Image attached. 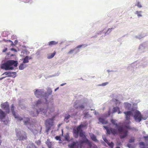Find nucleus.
<instances>
[{"mask_svg":"<svg viewBox=\"0 0 148 148\" xmlns=\"http://www.w3.org/2000/svg\"><path fill=\"white\" fill-rule=\"evenodd\" d=\"M107 144L109 146V148H113L114 145V144L112 141L110 142L109 141Z\"/></svg>","mask_w":148,"mask_h":148,"instance_id":"32","label":"nucleus"},{"mask_svg":"<svg viewBox=\"0 0 148 148\" xmlns=\"http://www.w3.org/2000/svg\"><path fill=\"white\" fill-rule=\"evenodd\" d=\"M116 120L112 119L110 120V122L112 125L115 126V129H116L118 131L120 132H123V128L122 126H120L119 124L116 123Z\"/></svg>","mask_w":148,"mask_h":148,"instance_id":"8","label":"nucleus"},{"mask_svg":"<svg viewBox=\"0 0 148 148\" xmlns=\"http://www.w3.org/2000/svg\"><path fill=\"white\" fill-rule=\"evenodd\" d=\"M75 49H73L71 50L68 53V54H70L72 53L73 52L75 51Z\"/></svg>","mask_w":148,"mask_h":148,"instance_id":"53","label":"nucleus"},{"mask_svg":"<svg viewBox=\"0 0 148 148\" xmlns=\"http://www.w3.org/2000/svg\"><path fill=\"white\" fill-rule=\"evenodd\" d=\"M130 120H126L125 121V125H130L131 123Z\"/></svg>","mask_w":148,"mask_h":148,"instance_id":"46","label":"nucleus"},{"mask_svg":"<svg viewBox=\"0 0 148 148\" xmlns=\"http://www.w3.org/2000/svg\"><path fill=\"white\" fill-rule=\"evenodd\" d=\"M46 144L47 145L49 148H52L51 143L50 141V140L49 139H48L47 140L46 142Z\"/></svg>","mask_w":148,"mask_h":148,"instance_id":"31","label":"nucleus"},{"mask_svg":"<svg viewBox=\"0 0 148 148\" xmlns=\"http://www.w3.org/2000/svg\"><path fill=\"white\" fill-rule=\"evenodd\" d=\"M103 127L106 130V131H107V129H108L109 128L107 126H103Z\"/></svg>","mask_w":148,"mask_h":148,"instance_id":"57","label":"nucleus"},{"mask_svg":"<svg viewBox=\"0 0 148 148\" xmlns=\"http://www.w3.org/2000/svg\"><path fill=\"white\" fill-rule=\"evenodd\" d=\"M115 102L116 105H117L118 103H119L120 102V101L117 99H115Z\"/></svg>","mask_w":148,"mask_h":148,"instance_id":"55","label":"nucleus"},{"mask_svg":"<svg viewBox=\"0 0 148 148\" xmlns=\"http://www.w3.org/2000/svg\"><path fill=\"white\" fill-rule=\"evenodd\" d=\"M11 51H14L15 52H17V51L16 49H15L13 48H11Z\"/></svg>","mask_w":148,"mask_h":148,"instance_id":"59","label":"nucleus"},{"mask_svg":"<svg viewBox=\"0 0 148 148\" xmlns=\"http://www.w3.org/2000/svg\"><path fill=\"white\" fill-rule=\"evenodd\" d=\"M142 118L143 119V120H145L147 119V118L146 117H143V116L142 115Z\"/></svg>","mask_w":148,"mask_h":148,"instance_id":"61","label":"nucleus"},{"mask_svg":"<svg viewBox=\"0 0 148 148\" xmlns=\"http://www.w3.org/2000/svg\"><path fill=\"white\" fill-rule=\"evenodd\" d=\"M54 118L49 119H47L45 123L46 127V131L48 132L49 131L51 127L53 125Z\"/></svg>","mask_w":148,"mask_h":148,"instance_id":"4","label":"nucleus"},{"mask_svg":"<svg viewBox=\"0 0 148 148\" xmlns=\"http://www.w3.org/2000/svg\"><path fill=\"white\" fill-rule=\"evenodd\" d=\"M115 129L116 130L114 129H113V130L111 132V134L114 135L116 134L117 133V132H118L117 130Z\"/></svg>","mask_w":148,"mask_h":148,"instance_id":"45","label":"nucleus"},{"mask_svg":"<svg viewBox=\"0 0 148 148\" xmlns=\"http://www.w3.org/2000/svg\"><path fill=\"white\" fill-rule=\"evenodd\" d=\"M131 127V126L130 125H125L124 127V128L126 129V131H127L128 132L130 130Z\"/></svg>","mask_w":148,"mask_h":148,"instance_id":"38","label":"nucleus"},{"mask_svg":"<svg viewBox=\"0 0 148 148\" xmlns=\"http://www.w3.org/2000/svg\"><path fill=\"white\" fill-rule=\"evenodd\" d=\"M70 115L69 114H68L67 115H66V116H65V119H64V120H67L68 119H69L70 118Z\"/></svg>","mask_w":148,"mask_h":148,"instance_id":"51","label":"nucleus"},{"mask_svg":"<svg viewBox=\"0 0 148 148\" xmlns=\"http://www.w3.org/2000/svg\"><path fill=\"white\" fill-rule=\"evenodd\" d=\"M75 145L74 143H72L69 145V147L70 148H75Z\"/></svg>","mask_w":148,"mask_h":148,"instance_id":"43","label":"nucleus"},{"mask_svg":"<svg viewBox=\"0 0 148 148\" xmlns=\"http://www.w3.org/2000/svg\"><path fill=\"white\" fill-rule=\"evenodd\" d=\"M12 74H14V75H15L16 74V73L14 72H6L4 73L3 74V75L5 74L6 75V76L5 77H11L12 76Z\"/></svg>","mask_w":148,"mask_h":148,"instance_id":"19","label":"nucleus"},{"mask_svg":"<svg viewBox=\"0 0 148 148\" xmlns=\"http://www.w3.org/2000/svg\"><path fill=\"white\" fill-rule=\"evenodd\" d=\"M29 58L28 56H26L23 59V63L25 64L28 62Z\"/></svg>","mask_w":148,"mask_h":148,"instance_id":"36","label":"nucleus"},{"mask_svg":"<svg viewBox=\"0 0 148 148\" xmlns=\"http://www.w3.org/2000/svg\"><path fill=\"white\" fill-rule=\"evenodd\" d=\"M135 138L133 136H132L129 139L128 141V143H134L135 141Z\"/></svg>","mask_w":148,"mask_h":148,"instance_id":"34","label":"nucleus"},{"mask_svg":"<svg viewBox=\"0 0 148 148\" xmlns=\"http://www.w3.org/2000/svg\"><path fill=\"white\" fill-rule=\"evenodd\" d=\"M7 49V48H5V49L3 50L2 51L3 52H5L6 51Z\"/></svg>","mask_w":148,"mask_h":148,"instance_id":"62","label":"nucleus"},{"mask_svg":"<svg viewBox=\"0 0 148 148\" xmlns=\"http://www.w3.org/2000/svg\"><path fill=\"white\" fill-rule=\"evenodd\" d=\"M91 117V116L88 114V112H84V118L85 117L86 118H90Z\"/></svg>","mask_w":148,"mask_h":148,"instance_id":"33","label":"nucleus"},{"mask_svg":"<svg viewBox=\"0 0 148 148\" xmlns=\"http://www.w3.org/2000/svg\"><path fill=\"white\" fill-rule=\"evenodd\" d=\"M90 137L91 139L93 141L95 142H98V140L97 138V137L94 134H92L90 135Z\"/></svg>","mask_w":148,"mask_h":148,"instance_id":"23","label":"nucleus"},{"mask_svg":"<svg viewBox=\"0 0 148 148\" xmlns=\"http://www.w3.org/2000/svg\"><path fill=\"white\" fill-rule=\"evenodd\" d=\"M30 119L28 117H24V121H23L24 124L25 125H27L29 123Z\"/></svg>","mask_w":148,"mask_h":148,"instance_id":"26","label":"nucleus"},{"mask_svg":"<svg viewBox=\"0 0 148 148\" xmlns=\"http://www.w3.org/2000/svg\"><path fill=\"white\" fill-rule=\"evenodd\" d=\"M108 84V82H106L102 83L101 84H99L98 85L99 86H105L107 85Z\"/></svg>","mask_w":148,"mask_h":148,"instance_id":"47","label":"nucleus"},{"mask_svg":"<svg viewBox=\"0 0 148 148\" xmlns=\"http://www.w3.org/2000/svg\"><path fill=\"white\" fill-rule=\"evenodd\" d=\"M27 148H37L34 143H32L29 144L27 147Z\"/></svg>","mask_w":148,"mask_h":148,"instance_id":"27","label":"nucleus"},{"mask_svg":"<svg viewBox=\"0 0 148 148\" xmlns=\"http://www.w3.org/2000/svg\"><path fill=\"white\" fill-rule=\"evenodd\" d=\"M114 29V28H111L108 29L107 32L105 33V35H104V36H105L107 35V34H108L109 33H110L111 32L112 30H113Z\"/></svg>","mask_w":148,"mask_h":148,"instance_id":"37","label":"nucleus"},{"mask_svg":"<svg viewBox=\"0 0 148 148\" xmlns=\"http://www.w3.org/2000/svg\"><path fill=\"white\" fill-rule=\"evenodd\" d=\"M125 108H127L128 110H130L131 108L132 105L127 102L124 103Z\"/></svg>","mask_w":148,"mask_h":148,"instance_id":"24","label":"nucleus"},{"mask_svg":"<svg viewBox=\"0 0 148 148\" xmlns=\"http://www.w3.org/2000/svg\"><path fill=\"white\" fill-rule=\"evenodd\" d=\"M87 125L88 123L84 121V129L86 128Z\"/></svg>","mask_w":148,"mask_h":148,"instance_id":"52","label":"nucleus"},{"mask_svg":"<svg viewBox=\"0 0 148 148\" xmlns=\"http://www.w3.org/2000/svg\"><path fill=\"white\" fill-rule=\"evenodd\" d=\"M41 103V100H38L37 101V103L36 104V106H37L39 105Z\"/></svg>","mask_w":148,"mask_h":148,"instance_id":"49","label":"nucleus"},{"mask_svg":"<svg viewBox=\"0 0 148 148\" xmlns=\"http://www.w3.org/2000/svg\"><path fill=\"white\" fill-rule=\"evenodd\" d=\"M113 130L112 128H109L108 129H107L106 134L107 135H110L111 134V132Z\"/></svg>","mask_w":148,"mask_h":148,"instance_id":"39","label":"nucleus"},{"mask_svg":"<svg viewBox=\"0 0 148 148\" xmlns=\"http://www.w3.org/2000/svg\"><path fill=\"white\" fill-rule=\"evenodd\" d=\"M130 130H131L132 131L137 132L138 131V129L135 127H131Z\"/></svg>","mask_w":148,"mask_h":148,"instance_id":"50","label":"nucleus"},{"mask_svg":"<svg viewBox=\"0 0 148 148\" xmlns=\"http://www.w3.org/2000/svg\"><path fill=\"white\" fill-rule=\"evenodd\" d=\"M146 36V35L145 34L141 33L138 35H134L133 37V39H140L142 38L145 37Z\"/></svg>","mask_w":148,"mask_h":148,"instance_id":"16","label":"nucleus"},{"mask_svg":"<svg viewBox=\"0 0 148 148\" xmlns=\"http://www.w3.org/2000/svg\"><path fill=\"white\" fill-rule=\"evenodd\" d=\"M121 145V143H117V146H119Z\"/></svg>","mask_w":148,"mask_h":148,"instance_id":"60","label":"nucleus"},{"mask_svg":"<svg viewBox=\"0 0 148 148\" xmlns=\"http://www.w3.org/2000/svg\"><path fill=\"white\" fill-rule=\"evenodd\" d=\"M82 45H79L78 46H77L76 47V48H80V47H82Z\"/></svg>","mask_w":148,"mask_h":148,"instance_id":"64","label":"nucleus"},{"mask_svg":"<svg viewBox=\"0 0 148 148\" xmlns=\"http://www.w3.org/2000/svg\"><path fill=\"white\" fill-rule=\"evenodd\" d=\"M127 146L129 148H134V145H132L130 143H128L127 144Z\"/></svg>","mask_w":148,"mask_h":148,"instance_id":"44","label":"nucleus"},{"mask_svg":"<svg viewBox=\"0 0 148 148\" xmlns=\"http://www.w3.org/2000/svg\"><path fill=\"white\" fill-rule=\"evenodd\" d=\"M138 51L143 53L148 50V42H147L140 44L138 48Z\"/></svg>","mask_w":148,"mask_h":148,"instance_id":"5","label":"nucleus"},{"mask_svg":"<svg viewBox=\"0 0 148 148\" xmlns=\"http://www.w3.org/2000/svg\"><path fill=\"white\" fill-rule=\"evenodd\" d=\"M119 107L118 106L114 107L112 110V113H114L117 112L119 110Z\"/></svg>","mask_w":148,"mask_h":148,"instance_id":"30","label":"nucleus"},{"mask_svg":"<svg viewBox=\"0 0 148 148\" xmlns=\"http://www.w3.org/2000/svg\"><path fill=\"white\" fill-rule=\"evenodd\" d=\"M102 138L104 141L105 143H107L109 141L106 138V137L105 135H103L102 136Z\"/></svg>","mask_w":148,"mask_h":148,"instance_id":"41","label":"nucleus"},{"mask_svg":"<svg viewBox=\"0 0 148 148\" xmlns=\"http://www.w3.org/2000/svg\"><path fill=\"white\" fill-rule=\"evenodd\" d=\"M10 66H11L13 65L15 67H16L17 66V63L16 61L12 60H10L7 61Z\"/></svg>","mask_w":148,"mask_h":148,"instance_id":"18","label":"nucleus"},{"mask_svg":"<svg viewBox=\"0 0 148 148\" xmlns=\"http://www.w3.org/2000/svg\"><path fill=\"white\" fill-rule=\"evenodd\" d=\"M17 130H15L16 136L18 139L21 140H23L27 139V134L24 131L17 132Z\"/></svg>","mask_w":148,"mask_h":148,"instance_id":"3","label":"nucleus"},{"mask_svg":"<svg viewBox=\"0 0 148 148\" xmlns=\"http://www.w3.org/2000/svg\"><path fill=\"white\" fill-rule=\"evenodd\" d=\"M84 143L86 142L87 143L90 145H92V143L88 139H86V136L85 134V133L84 132Z\"/></svg>","mask_w":148,"mask_h":148,"instance_id":"22","label":"nucleus"},{"mask_svg":"<svg viewBox=\"0 0 148 148\" xmlns=\"http://www.w3.org/2000/svg\"><path fill=\"white\" fill-rule=\"evenodd\" d=\"M91 101L88 100L87 98H84V110H88L90 108Z\"/></svg>","mask_w":148,"mask_h":148,"instance_id":"10","label":"nucleus"},{"mask_svg":"<svg viewBox=\"0 0 148 148\" xmlns=\"http://www.w3.org/2000/svg\"><path fill=\"white\" fill-rule=\"evenodd\" d=\"M138 144L140 148H145L146 147L148 146L146 143H145L143 142H139Z\"/></svg>","mask_w":148,"mask_h":148,"instance_id":"20","label":"nucleus"},{"mask_svg":"<svg viewBox=\"0 0 148 148\" xmlns=\"http://www.w3.org/2000/svg\"><path fill=\"white\" fill-rule=\"evenodd\" d=\"M143 138L145 141V143L148 145V135L146 136H144Z\"/></svg>","mask_w":148,"mask_h":148,"instance_id":"40","label":"nucleus"},{"mask_svg":"<svg viewBox=\"0 0 148 148\" xmlns=\"http://www.w3.org/2000/svg\"><path fill=\"white\" fill-rule=\"evenodd\" d=\"M142 114L140 111H137L136 113H134L133 117L135 121L137 122H140L143 120L142 118Z\"/></svg>","mask_w":148,"mask_h":148,"instance_id":"6","label":"nucleus"},{"mask_svg":"<svg viewBox=\"0 0 148 148\" xmlns=\"http://www.w3.org/2000/svg\"><path fill=\"white\" fill-rule=\"evenodd\" d=\"M117 112L118 114H120L122 113L121 112L120 110V108L119 109V110L117 111Z\"/></svg>","mask_w":148,"mask_h":148,"instance_id":"63","label":"nucleus"},{"mask_svg":"<svg viewBox=\"0 0 148 148\" xmlns=\"http://www.w3.org/2000/svg\"><path fill=\"white\" fill-rule=\"evenodd\" d=\"M58 43V41H52L49 43L48 45L49 46H52L53 45H55Z\"/></svg>","mask_w":148,"mask_h":148,"instance_id":"28","label":"nucleus"},{"mask_svg":"<svg viewBox=\"0 0 148 148\" xmlns=\"http://www.w3.org/2000/svg\"><path fill=\"white\" fill-rule=\"evenodd\" d=\"M38 110H37L36 111V115H33V116H37L38 114Z\"/></svg>","mask_w":148,"mask_h":148,"instance_id":"58","label":"nucleus"},{"mask_svg":"<svg viewBox=\"0 0 148 148\" xmlns=\"http://www.w3.org/2000/svg\"><path fill=\"white\" fill-rule=\"evenodd\" d=\"M137 104L136 103H134L133 104L130 110L134 113H136L137 111H139L137 110Z\"/></svg>","mask_w":148,"mask_h":148,"instance_id":"14","label":"nucleus"},{"mask_svg":"<svg viewBox=\"0 0 148 148\" xmlns=\"http://www.w3.org/2000/svg\"><path fill=\"white\" fill-rule=\"evenodd\" d=\"M83 125L81 124L77 127H74L73 131V136L75 138H77L79 136L80 137H83V131L82 128Z\"/></svg>","mask_w":148,"mask_h":148,"instance_id":"2","label":"nucleus"},{"mask_svg":"<svg viewBox=\"0 0 148 148\" xmlns=\"http://www.w3.org/2000/svg\"><path fill=\"white\" fill-rule=\"evenodd\" d=\"M1 67L2 69H4L5 70H13L14 69L13 67L10 66L7 61L6 62L2 64L1 66Z\"/></svg>","mask_w":148,"mask_h":148,"instance_id":"13","label":"nucleus"},{"mask_svg":"<svg viewBox=\"0 0 148 148\" xmlns=\"http://www.w3.org/2000/svg\"><path fill=\"white\" fill-rule=\"evenodd\" d=\"M56 53V52L54 51L53 53L49 54L47 57L48 59H51L53 58Z\"/></svg>","mask_w":148,"mask_h":148,"instance_id":"29","label":"nucleus"},{"mask_svg":"<svg viewBox=\"0 0 148 148\" xmlns=\"http://www.w3.org/2000/svg\"><path fill=\"white\" fill-rule=\"evenodd\" d=\"M125 115V120H130V117L132 116L133 117L134 113L131 110H128L127 111L123 112Z\"/></svg>","mask_w":148,"mask_h":148,"instance_id":"12","label":"nucleus"},{"mask_svg":"<svg viewBox=\"0 0 148 148\" xmlns=\"http://www.w3.org/2000/svg\"><path fill=\"white\" fill-rule=\"evenodd\" d=\"M147 64H148V60H143L140 61L139 63L136 64L135 63H134L130 64L127 67V69L128 70H130L133 72L134 71L135 65H136V70H138L139 69L146 67Z\"/></svg>","mask_w":148,"mask_h":148,"instance_id":"1","label":"nucleus"},{"mask_svg":"<svg viewBox=\"0 0 148 148\" xmlns=\"http://www.w3.org/2000/svg\"><path fill=\"white\" fill-rule=\"evenodd\" d=\"M5 113L1 109H0V120H2L5 118Z\"/></svg>","mask_w":148,"mask_h":148,"instance_id":"25","label":"nucleus"},{"mask_svg":"<svg viewBox=\"0 0 148 148\" xmlns=\"http://www.w3.org/2000/svg\"><path fill=\"white\" fill-rule=\"evenodd\" d=\"M143 12L142 11H136L135 12V14H137V16L138 17H142V16L141 13Z\"/></svg>","mask_w":148,"mask_h":148,"instance_id":"35","label":"nucleus"},{"mask_svg":"<svg viewBox=\"0 0 148 148\" xmlns=\"http://www.w3.org/2000/svg\"><path fill=\"white\" fill-rule=\"evenodd\" d=\"M25 67V65L23 64H21L19 66V69L20 70L23 69Z\"/></svg>","mask_w":148,"mask_h":148,"instance_id":"42","label":"nucleus"},{"mask_svg":"<svg viewBox=\"0 0 148 148\" xmlns=\"http://www.w3.org/2000/svg\"><path fill=\"white\" fill-rule=\"evenodd\" d=\"M48 108H40L39 109V112H41L42 114L45 115L46 114Z\"/></svg>","mask_w":148,"mask_h":148,"instance_id":"21","label":"nucleus"},{"mask_svg":"<svg viewBox=\"0 0 148 148\" xmlns=\"http://www.w3.org/2000/svg\"><path fill=\"white\" fill-rule=\"evenodd\" d=\"M129 132L127 131H124L123 133L121 136V139H124L127 138L129 136Z\"/></svg>","mask_w":148,"mask_h":148,"instance_id":"17","label":"nucleus"},{"mask_svg":"<svg viewBox=\"0 0 148 148\" xmlns=\"http://www.w3.org/2000/svg\"><path fill=\"white\" fill-rule=\"evenodd\" d=\"M136 6H137L138 8H141L142 7V6L140 4V2L139 1H138L137 4H135Z\"/></svg>","mask_w":148,"mask_h":148,"instance_id":"48","label":"nucleus"},{"mask_svg":"<svg viewBox=\"0 0 148 148\" xmlns=\"http://www.w3.org/2000/svg\"><path fill=\"white\" fill-rule=\"evenodd\" d=\"M55 139L57 140H59L60 141L61 140L60 137L59 136H56L55 137Z\"/></svg>","mask_w":148,"mask_h":148,"instance_id":"54","label":"nucleus"},{"mask_svg":"<svg viewBox=\"0 0 148 148\" xmlns=\"http://www.w3.org/2000/svg\"><path fill=\"white\" fill-rule=\"evenodd\" d=\"M1 107L3 109L5 110V112L7 114H9L10 112L9 105L8 102H6L1 103Z\"/></svg>","mask_w":148,"mask_h":148,"instance_id":"11","label":"nucleus"},{"mask_svg":"<svg viewBox=\"0 0 148 148\" xmlns=\"http://www.w3.org/2000/svg\"><path fill=\"white\" fill-rule=\"evenodd\" d=\"M43 93L41 90L37 89L35 92L34 94L37 97L39 98L42 95Z\"/></svg>","mask_w":148,"mask_h":148,"instance_id":"15","label":"nucleus"},{"mask_svg":"<svg viewBox=\"0 0 148 148\" xmlns=\"http://www.w3.org/2000/svg\"><path fill=\"white\" fill-rule=\"evenodd\" d=\"M15 107L13 104H12L10 106L11 111L14 118L16 119L18 121H21L23 120V118L21 117L18 116V115H17L16 112L14 110Z\"/></svg>","mask_w":148,"mask_h":148,"instance_id":"9","label":"nucleus"},{"mask_svg":"<svg viewBox=\"0 0 148 148\" xmlns=\"http://www.w3.org/2000/svg\"><path fill=\"white\" fill-rule=\"evenodd\" d=\"M103 32V31H101L99 32H97V34L98 35L100 34L101 33H102Z\"/></svg>","mask_w":148,"mask_h":148,"instance_id":"56","label":"nucleus"},{"mask_svg":"<svg viewBox=\"0 0 148 148\" xmlns=\"http://www.w3.org/2000/svg\"><path fill=\"white\" fill-rule=\"evenodd\" d=\"M109 116V114H105L103 116L99 117L98 119L99 122H98V124L100 123H101L103 124H106L108 123V120H106L107 117Z\"/></svg>","mask_w":148,"mask_h":148,"instance_id":"7","label":"nucleus"}]
</instances>
